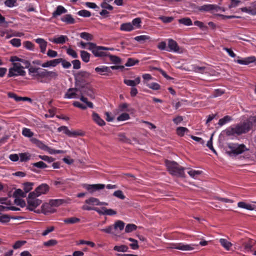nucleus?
<instances>
[{
  "mask_svg": "<svg viewBox=\"0 0 256 256\" xmlns=\"http://www.w3.org/2000/svg\"><path fill=\"white\" fill-rule=\"evenodd\" d=\"M90 54L84 50L80 51V56L82 60L85 62H88L90 61Z\"/></svg>",
  "mask_w": 256,
  "mask_h": 256,
  "instance_id": "obj_37",
  "label": "nucleus"
},
{
  "mask_svg": "<svg viewBox=\"0 0 256 256\" xmlns=\"http://www.w3.org/2000/svg\"><path fill=\"white\" fill-rule=\"evenodd\" d=\"M94 210L96 211L98 214L104 215L112 216L116 214V212L112 209H108L106 208L103 207L101 209L96 208Z\"/></svg>",
  "mask_w": 256,
  "mask_h": 256,
  "instance_id": "obj_16",
  "label": "nucleus"
},
{
  "mask_svg": "<svg viewBox=\"0 0 256 256\" xmlns=\"http://www.w3.org/2000/svg\"><path fill=\"white\" fill-rule=\"evenodd\" d=\"M38 196L36 194L35 192H32L28 194L27 198L28 208L30 210H33L42 203V200L36 198Z\"/></svg>",
  "mask_w": 256,
  "mask_h": 256,
  "instance_id": "obj_7",
  "label": "nucleus"
},
{
  "mask_svg": "<svg viewBox=\"0 0 256 256\" xmlns=\"http://www.w3.org/2000/svg\"><path fill=\"white\" fill-rule=\"evenodd\" d=\"M165 162L167 168L171 174L182 178L185 177L184 172L185 168L174 161L166 160Z\"/></svg>",
  "mask_w": 256,
  "mask_h": 256,
  "instance_id": "obj_3",
  "label": "nucleus"
},
{
  "mask_svg": "<svg viewBox=\"0 0 256 256\" xmlns=\"http://www.w3.org/2000/svg\"><path fill=\"white\" fill-rule=\"evenodd\" d=\"M67 12V10L62 6H58L56 7V10L52 13V17L56 18L62 14Z\"/></svg>",
  "mask_w": 256,
  "mask_h": 256,
  "instance_id": "obj_27",
  "label": "nucleus"
},
{
  "mask_svg": "<svg viewBox=\"0 0 256 256\" xmlns=\"http://www.w3.org/2000/svg\"><path fill=\"white\" fill-rule=\"evenodd\" d=\"M139 62L138 60H136L133 58H128L125 64L126 66H131L137 64Z\"/></svg>",
  "mask_w": 256,
  "mask_h": 256,
  "instance_id": "obj_42",
  "label": "nucleus"
},
{
  "mask_svg": "<svg viewBox=\"0 0 256 256\" xmlns=\"http://www.w3.org/2000/svg\"><path fill=\"white\" fill-rule=\"evenodd\" d=\"M158 19L160 20L164 23H169L172 22L174 18L172 16H161L158 18Z\"/></svg>",
  "mask_w": 256,
  "mask_h": 256,
  "instance_id": "obj_55",
  "label": "nucleus"
},
{
  "mask_svg": "<svg viewBox=\"0 0 256 256\" xmlns=\"http://www.w3.org/2000/svg\"><path fill=\"white\" fill-rule=\"evenodd\" d=\"M120 30L123 31L130 32L134 30V26L130 22L124 23L121 24Z\"/></svg>",
  "mask_w": 256,
  "mask_h": 256,
  "instance_id": "obj_31",
  "label": "nucleus"
},
{
  "mask_svg": "<svg viewBox=\"0 0 256 256\" xmlns=\"http://www.w3.org/2000/svg\"><path fill=\"white\" fill-rule=\"evenodd\" d=\"M168 48L169 50H167L168 52H180V48L177 42L172 39H169L168 40Z\"/></svg>",
  "mask_w": 256,
  "mask_h": 256,
  "instance_id": "obj_15",
  "label": "nucleus"
},
{
  "mask_svg": "<svg viewBox=\"0 0 256 256\" xmlns=\"http://www.w3.org/2000/svg\"><path fill=\"white\" fill-rule=\"evenodd\" d=\"M36 42L39 44L40 52L44 54L47 46V42L43 38H38L36 40Z\"/></svg>",
  "mask_w": 256,
  "mask_h": 256,
  "instance_id": "obj_21",
  "label": "nucleus"
},
{
  "mask_svg": "<svg viewBox=\"0 0 256 256\" xmlns=\"http://www.w3.org/2000/svg\"><path fill=\"white\" fill-rule=\"evenodd\" d=\"M150 37L146 35H142L140 36H136L134 39L137 42H144L146 40H150Z\"/></svg>",
  "mask_w": 256,
  "mask_h": 256,
  "instance_id": "obj_43",
  "label": "nucleus"
},
{
  "mask_svg": "<svg viewBox=\"0 0 256 256\" xmlns=\"http://www.w3.org/2000/svg\"><path fill=\"white\" fill-rule=\"evenodd\" d=\"M113 196L121 200H124L126 198L125 196L120 190L115 191L113 194Z\"/></svg>",
  "mask_w": 256,
  "mask_h": 256,
  "instance_id": "obj_53",
  "label": "nucleus"
},
{
  "mask_svg": "<svg viewBox=\"0 0 256 256\" xmlns=\"http://www.w3.org/2000/svg\"><path fill=\"white\" fill-rule=\"evenodd\" d=\"M92 118L94 121L100 126H104L106 124L104 121L95 112H92Z\"/></svg>",
  "mask_w": 256,
  "mask_h": 256,
  "instance_id": "obj_23",
  "label": "nucleus"
},
{
  "mask_svg": "<svg viewBox=\"0 0 256 256\" xmlns=\"http://www.w3.org/2000/svg\"><path fill=\"white\" fill-rule=\"evenodd\" d=\"M238 208H244L250 210H252L254 209L255 206L244 202H240L238 203Z\"/></svg>",
  "mask_w": 256,
  "mask_h": 256,
  "instance_id": "obj_28",
  "label": "nucleus"
},
{
  "mask_svg": "<svg viewBox=\"0 0 256 256\" xmlns=\"http://www.w3.org/2000/svg\"><path fill=\"white\" fill-rule=\"evenodd\" d=\"M114 250L120 252H126L128 250V247L125 245L116 246Z\"/></svg>",
  "mask_w": 256,
  "mask_h": 256,
  "instance_id": "obj_46",
  "label": "nucleus"
},
{
  "mask_svg": "<svg viewBox=\"0 0 256 256\" xmlns=\"http://www.w3.org/2000/svg\"><path fill=\"white\" fill-rule=\"evenodd\" d=\"M80 36L81 38L86 40L88 41L92 40L93 39L92 35L86 32H82L80 33Z\"/></svg>",
  "mask_w": 256,
  "mask_h": 256,
  "instance_id": "obj_41",
  "label": "nucleus"
},
{
  "mask_svg": "<svg viewBox=\"0 0 256 256\" xmlns=\"http://www.w3.org/2000/svg\"><path fill=\"white\" fill-rule=\"evenodd\" d=\"M58 76V74L56 72L48 71L40 68L34 80L40 82H46L47 80L56 78Z\"/></svg>",
  "mask_w": 256,
  "mask_h": 256,
  "instance_id": "obj_2",
  "label": "nucleus"
},
{
  "mask_svg": "<svg viewBox=\"0 0 256 256\" xmlns=\"http://www.w3.org/2000/svg\"><path fill=\"white\" fill-rule=\"evenodd\" d=\"M105 186H106L104 184H84L83 186V187L90 194H93L97 190H102Z\"/></svg>",
  "mask_w": 256,
  "mask_h": 256,
  "instance_id": "obj_10",
  "label": "nucleus"
},
{
  "mask_svg": "<svg viewBox=\"0 0 256 256\" xmlns=\"http://www.w3.org/2000/svg\"><path fill=\"white\" fill-rule=\"evenodd\" d=\"M66 52L73 58H77L78 57L77 53L73 49L70 48L67 49Z\"/></svg>",
  "mask_w": 256,
  "mask_h": 256,
  "instance_id": "obj_64",
  "label": "nucleus"
},
{
  "mask_svg": "<svg viewBox=\"0 0 256 256\" xmlns=\"http://www.w3.org/2000/svg\"><path fill=\"white\" fill-rule=\"evenodd\" d=\"M220 242L221 245L226 250H230L232 246V244L230 242L228 241L226 239L220 238Z\"/></svg>",
  "mask_w": 256,
  "mask_h": 256,
  "instance_id": "obj_32",
  "label": "nucleus"
},
{
  "mask_svg": "<svg viewBox=\"0 0 256 256\" xmlns=\"http://www.w3.org/2000/svg\"><path fill=\"white\" fill-rule=\"evenodd\" d=\"M49 187L46 184H42L38 186L34 192H36V194L38 196H40L42 194H44L48 191Z\"/></svg>",
  "mask_w": 256,
  "mask_h": 256,
  "instance_id": "obj_20",
  "label": "nucleus"
},
{
  "mask_svg": "<svg viewBox=\"0 0 256 256\" xmlns=\"http://www.w3.org/2000/svg\"><path fill=\"white\" fill-rule=\"evenodd\" d=\"M87 48L90 50L96 57H103L107 56V54L104 52L108 49V48L98 46L95 43L89 42Z\"/></svg>",
  "mask_w": 256,
  "mask_h": 256,
  "instance_id": "obj_6",
  "label": "nucleus"
},
{
  "mask_svg": "<svg viewBox=\"0 0 256 256\" xmlns=\"http://www.w3.org/2000/svg\"><path fill=\"white\" fill-rule=\"evenodd\" d=\"M58 130L60 132L62 131L64 134L70 137H76L78 136L82 135V134L78 132L70 131L68 129V127L66 126H60L58 128Z\"/></svg>",
  "mask_w": 256,
  "mask_h": 256,
  "instance_id": "obj_12",
  "label": "nucleus"
},
{
  "mask_svg": "<svg viewBox=\"0 0 256 256\" xmlns=\"http://www.w3.org/2000/svg\"><path fill=\"white\" fill-rule=\"evenodd\" d=\"M130 118V116L128 114L122 113L117 118V120L118 121H124L128 120Z\"/></svg>",
  "mask_w": 256,
  "mask_h": 256,
  "instance_id": "obj_58",
  "label": "nucleus"
},
{
  "mask_svg": "<svg viewBox=\"0 0 256 256\" xmlns=\"http://www.w3.org/2000/svg\"><path fill=\"white\" fill-rule=\"evenodd\" d=\"M85 202L88 204L92 206H99L100 200L98 199L95 198H90L86 200Z\"/></svg>",
  "mask_w": 256,
  "mask_h": 256,
  "instance_id": "obj_33",
  "label": "nucleus"
},
{
  "mask_svg": "<svg viewBox=\"0 0 256 256\" xmlns=\"http://www.w3.org/2000/svg\"><path fill=\"white\" fill-rule=\"evenodd\" d=\"M95 71L101 75H108V74H106V73L111 72V70H110V68H108V66H106L96 67L95 68Z\"/></svg>",
  "mask_w": 256,
  "mask_h": 256,
  "instance_id": "obj_26",
  "label": "nucleus"
},
{
  "mask_svg": "<svg viewBox=\"0 0 256 256\" xmlns=\"http://www.w3.org/2000/svg\"><path fill=\"white\" fill-rule=\"evenodd\" d=\"M34 166L40 168H44L48 167L47 165L42 161H40L37 162H34L32 164Z\"/></svg>",
  "mask_w": 256,
  "mask_h": 256,
  "instance_id": "obj_54",
  "label": "nucleus"
},
{
  "mask_svg": "<svg viewBox=\"0 0 256 256\" xmlns=\"http://www.w3.org/2000/svg\"><path fill=\"white\" fill-rule=\"evenodd\" d=\"M80 88H70L64 95V98H76V92H80Z\"/></svg>",
  "mask_w": 256,
  "mask_h": 256,
  "instance_id": "obj_18",
  "label": "nucleus"
},
{
  "mask_svg": "<svg viewBox=\"0 0 256 256\" xmlns=\"http://www.w3.org/2000/svg\"><path fill=\"white\" fill-rule=\"evenodd\" d=\"M188 132L189 130L186 128L180 126L176 128V134L180 136H184L186 132Z\"/></svg>",
  "mask_w": 256,
  "mask_h": 256,
  "instance_id": "obj_38",
  "label": "nucleus"
},
{
  "mask_svg": "<svg viewBox=\"0 0 256 256\" xmlns=\"http://www.w3.org/2000/svg\"><path fill=\"white\" fill-rule=\"evenodd\" d=\"M244 250L246 252H253L256 249V241L252 239H248L242 242Z\"/></svg>",
  "mask_w": 256,
  "mask_h": 256,
  "instance_id": "obj_9",
  "label": "nucleus"
},
{
  "mask_svg": "<svg viewBox=\"0 0 256 256\" xmlns=\"http://www.w3.org/2000/svg\"><path fill=\"white\" fill-rule=\"evenodd\" d=\"M30 154L29 153H20L19 157L21 162H26L30 158Z\"/></svg>",
  "mask_w": 256,
  "mask_h": 256,
  "instance_id": "obj_40",
  "label": "nucleus"
},
{
  "mask_svg": "<svg viewBox=\"0 0 256 256\" xmlns=\"http://www.w3.org/2000/svg\"><path fill=\"white\" fill-rule=\"evenodd\" d=\"M30 141L32 143L35 144L37 146L40 148L42 150H48L49 148L42 143L41 141L35 138H30Z\"/></svg>",
  "mask_w": 256,
  "mask_h": 256,
  "instance_id": "obj_22",
  "label": "nucleus"
},
{
  "mask_svg": "<svg viewBox=\"0 0 256 256\" xmlns=\"http://www.w3.org/2000/svg\"><path fill=\"white\" fill-rule=\"evenodd\" d=\"M118 230L117 226H112V225H110L105 228L101 229L100 230L107 234L117 235L120 234Z\"/></svg>",
  "mask_w": 256,
  "mask_h": 256,
  "instance_id": "obj_17",
  "label": "nucleus"
},
{
  "mask_svg": "<svg viewBox=\"0 0 256 256\" xmlns=\"http://www.w3.org/2000/svg\"><path fill=\"white\" fill-rule=\"evenodd\" d=\"M256 58L254 56H252L246 58L244 59H238L236 60H235L234 61L240 64L247 65L250 64V63L256 62Z\"/></svg>",
  "mask_w": 256,
  "mask_h": 256,
  "instance_id": "obj_19",
  "label": "nucleus"
},
{
  "mask_svg": "<svg viewBox=\"0 0 256 256\" xmlns=\"http://www.w3.org/2000/svg\"><path fill=\"white\" fill-rule=\"evenodd\" d=\"M90 73L86 71H80L74 74L75 86L78 88H84L88 84V79Z\"/></svg>",
  "mask_w": 256,
  "mask_h": 256,
  "instance_id": "obj_4",
  "label": "nucleus"
},
{
  "mask_svg": "<svg viewBox=\"0 0 256 256\" xmlns=\"http://www.w3.org/2000/svg\"><path fill=\"white\" fill-rule=\"evenodd\" d=\"M63 200L60 199L58 200H50V202L51 204L54 206H58L61 205L63 202Z\"/></svg>",
  "mask_w": 256,
  "mask_h": 256,
  "instance_id": "obj_52",
  "label": "nucleus"
},
{
  "mask_svg": "<svg viewBox=\"0 0 256 256\" xmlns=\"http://www.w3.org/2000/svg\"><path fill=\"white\" fill-rule=\"evenodd\" d=\"M24 68V66L19 63H13V67L9 69L8 77L25 76L26 72L22 70Z\"/></svg>",
  "mask_w": 256,
  "mask_h": 256,
  "instance_id": "obj_8",
  "label": "nucleus"
},
{
  "mask_svg": "<svg viewBox=\"0 0 256 256\" xmlns=\"http://www.w3.org/2000/svg\"><path fill=\"white\" fill-rule=\"evenodd\" d=\"M50 40L56 44H64L68 40V38L66 36L61 35L58 38H54L52 40L50 39Z\"/></svg>",
  "mask_w": 256,
  "mask_h": 256,
  "instance_id": "obj_24",
  "label": "nucleus"
},
{
  "mask_svg": "<svg viewBox=\"0 0 256 256\" xmlns=\"http://www.w3.org/2000/svg\"><path fill=\"white\" fill-rule=\"evenodd\" d=\"M107 56H109L110 60L114 64H119L121 62V59L116 56L107 54Z\"/></svg>",
  "mask_w": 256,
  "mask_h": 256,
  "instance_id": "obj_44",
  "label": "nucleus"
},
{
  "mask_svg": "<svg viewBox=\"0 0 256 256\" xmlns=\"http://www.w3.org/2000/svg\"><path fill=\"white\" fill-rule=\"evenodd\" d=\"M178 22L180 24L188 26H192V20L188 18H180L178 20Z\"/></svg>",
  "mask_w": 256,
  "mask_h": 256,
  "instance_id": "obj_39",
  "label": "nucleus"
},
{
  "mask_svg": "<svg viewBox=\"0 0 256 256\" xmlns=\"http://www.w3.org/2000/svg\"><path fill=\"white\" fill-rule=\"evenodd\" d=\"M228 146L230 150L226 152L230 156H236L248 150L244 144L230 143L228 144Z\"/></svg>",
  "mask_w": 256,
  "mask_h": 256,
  "instance_id": "obj_5",
  "label": "nucleus"
},
{
  "mask_svg": "<svg viewBox=\"0 0 256 256\" xmlns=\"http://www.w3.org/2000/svg\"><path fill=\"white\" fill-rule=\"evenodd\" d=\"M26 196V194L25 192H24L21 189H17L15 190L14 196L15 198L17 197H22L25 198Z\"/></svg>",
  "mask_w": 256,
  "mask_h": 256,
  "instance_id": "obj_45",
  "label": "nucleus"
},
{
  "mask_svg": "<svg viewBox=\"0 0 256 256\" xmlns=\"http://www.w3.org/2000/svg\"><path fill=\"white\" fill-rule=\"evenodd\" d=\"M8 96L9 98H14L16 102L21 101L22 97L18 96L14 92H9Z\"/></svg>",
  "mask_w": 256,
  "mask_h": 256,
  "instance_id": "obj_62",
  "label": "nucleus"
},
{
  "mask_svg": "<svg viewBox=\"0 0 256 256\" xmlns=\"http://www.w3.org/2000/svg\"><path fill=\"white\" fill-rule=\"evenodd\" d=\"M254 117L250 118L242 124L236 125L234 126H230L226 130V134L227 136H234V134L240 135L248 132L252 128L254 123L256 122Z\"/></svg>",
  "mask_w": 256,
  "mask_h": 256,
  "instance_id": "obj_1",
  "label": "nucleus"
},
{
  "mask_svg": "<svg viewBox=\"0 0 256 256\" xmlns=\"http://www.w3.org/2000/svg\"><path fill=\"white\" fill-rule=\"evenodd\" d=\"M61 20L68 24H73L75 22L74 19L72 17L71 14H68L63 16L61 18Z\"/></svg>",
  "mask_w": 256,
  "mask_h": 256,
  "instance_id": "obj_29",
  "label": "nucleus"
},
{
  "mask_svg": "<svg viewBox=\"0 0 256 256\" xmlns=\"http://www.w3.org/2000/svg\"><path fill=\"white\" fill-rule=\"evenodd\" d=\"M78 14L81 16L88 18L91 16V12L87 10H83L78 12Z\"/></svg>",
  "mask_w": 256,
  "mask_h": 256,
  "instance_id": "obj_48",
  "label": "nucleus"
},
{
  "mask_svg": "<svg viewBox=\"0 0 256 256\" xmlns=\"http://www.w3.org/2000/svg\"><path fill=\"white\" fill-rule=\"evenodd\" d=\"M194 244H184L183 243L173 244L171 248L183 251H190L194 249Z\"/></svg>",
  "mask_w": 256,
  "mask_h": 256,
  "instance_id": "obj_11",
  "label": "nucleus"
},
{
  "mask_svg": "<svg viewBox=\"0 0 256 256\" xmlns=\"http://www.w3.org/2000/svg\"><path fill=\"white\" fill-rule=\"evenodd\" d=\"M232 120V118L229 116H226L223 118L219 120L218 124L220 126L226 124Z\"/></svg>",
  "mask_w": 256,
  "mask_h": 256,
  "instance_id": "obj_34",
  "label": "nucleus"
},
{
  "mask_svg": "<svg viewBox=\"0 0 256 256\" xmlns=\"http://www.w3.org/2000/svg\"><path fill=\"white\" fill-rule=\"evenodd\" d=\"M22 134L25 136L31 138L34 136V133L27 128H24L22 130Z\"/></svg>",
  "mask_w": 256,
  "mask_h": 256,
  "instance_id": "obj_56",
  "label": "nucleus"
},
{
  "mask_svg": "<svg viewBox=\"0 0 256 256\" xmlns=\"http://www.w3.org/2000/svg\"><path fill=\"white\" fill-rule=\"evenodd\" d=\"M142 22L141 18H136L134 19L131 23L132 24V26H136V28L140 27V23Z\"/></svg>",
  "mask_w": 256,
  "mask_h": 256,
  "instance_id": "obj_61",
  "label": "nucleus"
},
{
  "mask_svg": "<svg viewBox=\"0 0 256 256\" xmlns=\"http://www.w3.org/2000/svg\"><path fill=\"white\" fill-rule=\"evenodd\" d=\"M42 211L44 214H49L56 212V210L49 202L44 204L42 206Z\"/></svg>",
  "mask_w": 256,
  "mask_h": 256,
  "instance_id": "obj_14",
  "label": "nucleus"
},
{
  "mask_svg": "<svg viewBox=\"0 0 256 256\" xmlns=\"http://www.w3.org/2000/svg\"><path fill=\"white\" fill-rule=\"evenodd\" d=\"M58 242L56 240H50L47 242H44L43 244L44 246H46V247H51L52 246L56 244H57Z\"/></svg>",
  "mask_w": 256,
  "mask_h": 256,
  "instance_id": "obj_57",
  "label": "nucleus"
},
{
  "mask_svg": "<svg viewBox=\"0 0 256 256\" xmlns=\"http://www.w3.org/2000/svg\"><path fill=\"white\" fill-rule=\"evenodd\" d=\"M40 68H35L33 66H30L28 68V74L32 77V79L34 80Z\"/></svg>",
  "mask_w": 256,
  "mask_h": 256,
  "instance_id": "obj_35",
  "label": "nucleus"
},
{
  "mask_svg": "<svg viewBox=\"0 0 256 256\" xmlns=\"http://www.w3.org/2000/svg\"><path fill=\"white\" fill-rule=\"evenodd\" d=\"M63 222L65 223L74 224L77 222H84V220H81L80 219L76 218L71 217L68 218H64L62 220Z\"/></svg>",
  "mask_w": 256,
  "mask_h": 256,
  "instance_id": "obj_30",
  "label": "nucleus"
},
{
  "mask_svg": "<svg viewBox=\"0 0 256 256\" xmlns=\"http://www.w3.org/2000/svg\"><path fill=\"white\" fill-rule=\"evenodd\" d=\"M79 90L80 94L86 95L92 99H94L95 98L94 90L90 86H85L84 88H80Z\"/></svg>",
  "mask_w": 256,
  "mask_h": 256,
  "instance_id": "obj_13",
  "label": "nucleus"
},
{
  "mask_svg": "<svg viewBox=\"0 0 256 256\" xmlns=\"http://www.w3.org/2000/svg\"><path fill=\"white\" fill-rule=\"evenodd\" d=\"M34 184L32 182H26L24 184V192L26 194L32 188V186Z\"/></svg>",
  "mask_w": 256,
  "mask_h": 256,
  "instance_id": "obj_47",
  "label": "nucleus"
},
{
  "mask_svg": "<svg viewBox=\"0 0 256 256\" xmlns=\"http://www.w3.org/2000/svg\"><path fill=\"white\" fill-rule=\"evenodd\" d=\"M10 44L16 47H19L21 45V40L19 38H13L10 41Z\"/></svg>",
  "mask_w": 256,
  "mask_h": 256,
  "instance_id": "obj_60",
  "label": "nucleus"
},
{
  "mask_svg": "<svg viewBox=\"0 0 256 256\" xmlns=\"http://www.w3.org/2000/svg\"><path fill=\"white\" fill-rule=\"evenodd\" d=\"M118 140L122 142H126V143H130V140L124 134H118Z\"/></svg>",
  "mask_w": 256,
  "mask_h": 256,
  "instance_id": "obj_50",
  "label": "nucleus"
},
{
  "mask_svg": "<svg viewBox=\"0 0 256 256\" xmlns=\"http://www.w3.org/2000/svg\"><path fill=\"white\" fill-rule=\"evenodd\" d=\"M214 8V4H204L201 6H198L197 8L200 11L208 12L213 10Z\"/></svg>",
  "mask_w": 256,
  "mask_h": 256,
  "instance_id": "obj_36",
  "label": "nucleus"
},
{
  "mask_svg": "<svg viewBox=\"0 0 256 256\" xmlns=\"http://www.w3.org/2000/svg\"><path fill=\"white\" fill-rule=\"evenodd\" d=\"M188 174L193 178H196L198 176L201 174L202 171L200 170H196L192 169L190 170L188 172Z\"/></svg>",
  "mask_w": 256,
  "mask_h": 256,
  "instance_id": "obj_49",
  "label": "nucleus"
},
{
  "mask_svg": "<svg viewBox=\"0 0 256 256\" xmlns=\"http://www.w3.org/2000/svg\"><path fill=\"white\" fill-rule=\"evenodd\" d=\"M140 78L137 77L134 80H124V82L127 86H130L132 88L134 87L136 85L140 84Z\"/></svg>",
  "mask_w": 256,
  "mask_h": 256,
  "instance_id": "obj_25",
  "label": "nucleus"
},
{
  "mask_svg": "<svg viewBox=\"0 0 256 256\" xmlns=\"http://www.w3.org/2000/svg\"><path fill=\"white\" fill-rule=\"evenodd\" d=\"M128 240L132 242V244H130V246L132 250H137L138 248V244L137 240L134 239L132 238H129Z\"/></svg>",
  "mask_w": 256,
  "mask_h": 256,
  "instance_id": "obj_51",
  "label": "nucleus"
},
{
  "mask_svg": "<svg viewBox=\"0 0 256 256\" xmlns=\"http://www.w3.org/2000/svg\"><path fill=\"white\" fill-rule=\"evenodd\" d=\"M38 157L42 160L47 162L49 163L52 162L54 161V158L52 157L48 156H41L39 155Z\"/></svg>",
  "mask_w": 256,
  "mask_h": 256,
  "instance_id": "obj_63",
  "label": "nucleus"
},
{
  "mask_svg": "<svg viewBox=\"0 0 256 256\" xmlns=\"http://www.w3.org/2000/svg\"><path fill=\"white\" fill-rule=\"evenodd\" d=\"M147 86L154 90H158L160 88V86L156 82H152L150 84H146Z\"/></svg>",
  "mask_w": 256,
  "mask_h": 256,
  "instance_id": "obj_59",
  "label": "nucleus"
}]
</instances>
